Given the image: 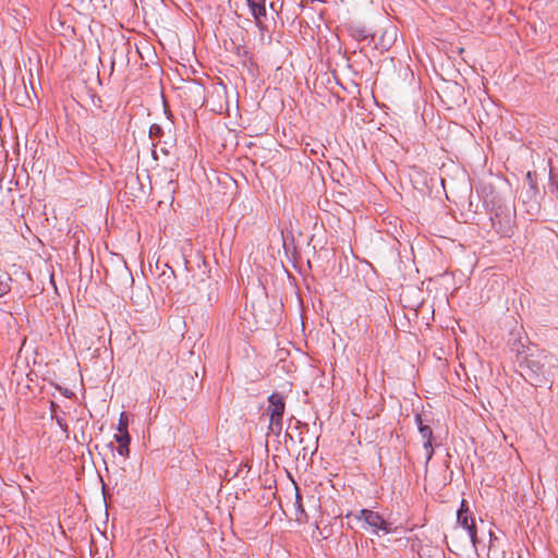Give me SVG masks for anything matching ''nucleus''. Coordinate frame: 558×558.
Here are the masks:
<instances>
[{
  "mask_svg": "<svg viewBox=\"0 0 558 558\" xmlns=\"http://www.w3.org/2000/svg\"><path fill=\"white\" fill-rule=\"evenodd\" d=\"M546 355H530L525 359L524 377L531 385L542 386L550 381L546 368Z\"/></svg>",
  "mask_w": 558,
  "mask_h": 558,
  "instance_id": "f257e3e1",
  "label": "nucleus"
},
{
  "mask_svg": "<svg viewBox=\"0 0 558 558\" xmlns=\"http://www.w3.org/2000/svg\"><path fill=\"white\" fill-rule=\"evenodd\" d=\"M355 519L362 522L364 530L371 531L372 534L379 535V532L389 534L395 532L392 523L385 520L378 512L369 509H362L355 514Z\"/></svg>",
  "mask_w": 558,
  "mask_h": 558,
  "instance_id": "f03ea898",
  "label": "nucleus"
},
{
  "mask_svg": "<svg viewBox=\"0 0 558 558\" xmlns=\"http://www.w3.org/2000/svg\"><path fill=\"white\" fill-rule=\"evenodd\" d=\"M286 410L283 397L279 393H272L268 397V407L263 415L269 417L268 429L276 436L282 432V418Z\"/></svg>",
  "mask_w": 558,
  "mask_h": 558,
  "instance_id": "7ed1b4c3",
  "label": "nucleus"
},
{
  "mask_svg": "<svg viewBox=\"0 0 558 558\" xmlns=\"http://www.w3.org/2000/svg\"><path fill=\"white\" fill-rule=\"evenodd\" d=\"M457 521L460 526L468 531V534L473 545L475 546L477 539L475 521L472 513H470L466 501L464 499L462 500L460 509L458 510Z\"/></svg>",
  "mask_w": 558,
  "mask_h": 558,
  "instance_id": "20e7f679",
  "label": "nucleus"
},
{
  "mask_svg": "<svg viewBox=\"0 0 558 558\" xmlns=\"http://www.w3.org/2000/svg\"><path fill=\"white\" fill-rule=\"evenodd\" d=\"M415 423H416L418 432L424 440L423 448L426 452V464H427L434 456L433 429L429 425H426L423 423V418L420 414L415 415Z\"/></svg>",
  "mask_w": 558,
  "mask_h": 558,
  "instance_id": "39448f33",
  "label": "nucleus"
},
{
  "mask_svg": "<svg viewBox=\"0 0 558 558\" xmlns=\"http://www.w3.org/2000/svg\"><path fill=\"white\" fill-rule=\"evenodd\" d=\"M256 24H262V19L266 16V0H246Z\"/></svg>",
  "mask_w": 558,
  "mask_h": 558,
  "instance_id": "423d86ee",
  "label": "nucleus"
},
{
  "mask_svg": "<svg viewBox=\"0 0 558 558\" xmlns=\"http://www.w3.org/2000/svg\"><path fill=\"white\" fill-rule=\"evenodd\" d=\"M114 439L119 445L118 449H117L118 453L123 458H128L130 456V442H131L130 434L129 433L116 434Z\"/></svg>",
  "mask_w": 558,
  "mask_h": 558,
  "instance_id": "0eeeda50",
  "label": "nucleus"
},
{
  "mask_svg": "<svg viewBox=\"0 0 558 558\" xmlns=\"http://www.w3.org/2000/svg\"><path fill=\"white\" fill-rule=\"evenodd\" d=\"M128 426H129V416L125 412H121L119 422H118V427H117L118 433L117 434L129 433Z\"/></svg>",
  "mask_w": 558,
  "mask_h": 558,
  "instance_id": "6e6552de",
  "label": "nucleus"
},
{
  "mask_svg": "<svg viewBox=\"0 0 558 558\" xmlns=\"http://www.w3.org/2000/svg\"><path fill=\"white\" fill-rule=\"evenodd\" d=\"M162 133V129L158 124H153L149 129V136L150 138L155 140Z\"/></svg>",
  "mask_w": 558,
  "mask_h": 558,
  "instance_id": "1a4fd4ad",
  "label": "nucleus"
},
{
  "mask_svg": "<svg viewBox=\"0 0 558 558\" xmlns=\"http://www.w3.org/2000/svg\"><path fill=\"white\" fill-rule=\"evenodd\" d=\"M526 181L529 182L532 190H536V175L534 172L529 171L525 175Z\"/></svg>",
  "mask_w": 558,
  "mask_h": 558,
  "instance_id": "9d476101",
  "label": "nucleus"
},
{
  "mask_svg": "<svg viewBox=\"0 0 558 558\" xmlns=\"http://www.w3.org/2000/svg\"><path fill=\"white\" fill-rule=\"evenodd\" d=\"M10 291V284L7 281L0 280V298Z\"/></svg>",
  "mask_w": 558,
  "mask_h": 558,
  "instance_id": "9b49d317",
  "label": "nucleus"
},
{
  "mask_svg": "<svg viewBox=\"0 0 558 558\" xmlns=\"http://www.w3.org/2000/svg\"><path fill=\"white\" fill-rule=\"evenodd\" d=\"M56 421H57V424H58V425H59V426H60L64 432H66V430H68V425H66V423L64 422V420H63V418H61V417H58V416H57V417H56Z\"/></svg>",
  "mask_w": 558,
  "mask_h": 558,
  "instance_id": "f8f14e48",
  "label": "nucleus"
},
{
  "mask_svg": "<svg viewBox=\"0 0 558 558\" xmlns=\"http://www.w3.org/2000/svg\"><path fill=\"white\" fill-rule=\"evenodd\" d=\"M296 500L300 501L301 500V496L299 494H296Z\"/></svg>",
  "mask_w": 558,
  "mask_h": 558,
  "instance_id": "ddd939ff",
  "label": "nucleus"
}]
</instances>
